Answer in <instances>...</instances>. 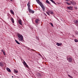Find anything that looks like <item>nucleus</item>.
<instances>
[{"label": "nucleus", "mask_w": 78, "mask_h": 78, "mask_svg": "<svg viewBox=\"0 0 78 78\" xmlns=\"http://www.w3.org/2000/svg\"><path fill=\"white\" fill-rule=\"evenodd\" d=\"M74 41H75L76 42H78V40H77V39H75Z\"/></svg>", "instance_id": "obj_21"}, {"label": "nucleus", "mask_w": 78, "mask_h": 78, "mask_svg": "<svg viewBox=\"0 0 78 78\" xmlns=\"http://www.w3.org/2000/svg\"><path fill=\"white\" fill-rule=\"evenodd\" d=\"M4 51L3 50V49H2V50H1V51H2V52H3V51Z\"/></svg>", "instance_id": "obj_28"}, {"label": "nucleus", "mask_w": 78, "mask_h": 78, "mask_svg": "<svg viewBox=\"0 0 78 78\" xmlns=\"http://www.w3.org/2000/svg\"><path fill=\"white\" fill-rule=\"evenodd\" d=\"M50 24L51 25V26H52V27H53V23H50Z\"/></svg>", "instance_id": "obj_23"}, {"label": "nucleus", "mask_w": 78, "mask_h": 78, "mask_svg": "<svg viewBox=\"0 0 78 78\" xmlns=\"http://www.w3.org/2000/svg\"><path fill=\"white\" fill-rule=\"evenodd\" d=\"M66 58L67 60L69 62H72V58L69 57V56H68Z\"/></svg>", "instance_id": "obj_3"}, {"label": "nucleus", "mask_w": 78, "mask_h": 78, "mask_svg": "<svg viewBox=\"0 0 78 78\" xmlns=\"http://www.w3.org/2000/svg\"><path fill=\"white\" fill-rule=\"evenodd\" d=\"M10 0V1H12V0Z\"/></svg>", "instance_id": "obj_30"}, {"label": "nucleus", "mask_w": 78, "mask_h": 78, "mask_svg": "<svg viewBox=\"0 0 78 78\" xmlns=\"http://www.w3.org/2000/svg\"><path fill=\"white\" fill-rule=\"evenodd\" d=\"M68 76H69V77H70V78H72V76H70V75H69Z\"/></svg>", "instance_id": "obj_24"}, {"label": "nucleus", "mask_w": 78, "mask_h": 78, "mask_svg": "<svg viewBox=\"0 0 78 78\" xmlns=\"http://www.w3.org/2000/svg\"><path fill=\"white\" fill-rule=\"evenodd\" d=\"M4 66V64H3V63L2 62H0V66H2V67H3Z\"/></svg>", "instance_id": "obj_10"}, {"label": "nucleus", "mask_w": 78, "mask_h": 78, "mask_svg": "<svg viewBox=\"0 0 78 78\" xmlns=\"http://www.w3.org/2000/svg\"><path fill=\"white\" fill-rule=\"evenodd\" d=\"M27 6L28 7V8H30V2H28V4H27Z\"/></svg>", "instance_id": "obj_11"}, {"label": "nucleus", "mask_w": 78, "mask_h": 78, "mask_svg": "<svg viewBox=\"0 0 78 78\" xmlns=\"http://www.w3.org/2000/svg\"><path fill=\"white\" fill-rule=\"evenodd\" d=\"M66 3L67 5H71V3H68V2H66Z\"/></svg>", "instance_id": "obj_20"}, {"label": "nucleus", "mask_w": 78, "mask_h": 78, "mask_svg": "<svg viewBox=\"0 0 78 78\" xmlns=\"http://www.w3.org/2000/svg\"><path fill=\"white\" fill-rule=\"evenodd\" d=\"M6 69H7V70L8 71V72H11V70L9 68H7Z\"/></svg>", "instance_id": "obj_13"}, {"label": "nucleus", "mask_w": 78, "mask_h": 78, "mask_svg": "<svg viewBox=\"0 0 78 78\" xmlns=\"http://www.w3.org/2000/svg\"><path fill=\"white\" fill-rule=\"evenodd\" d=\"M23 64L24 65V66H26V67H27V68H28V65H27V63H26V62H25V61H24V60H23Z\"/></svg>", "instance_id": "obj_6"}, {"label": "nucleus", "mask_w": 78, "mask_h": 78, "mask_svg": "<svg viewBox=\"0 0 78 78\" xmlns=\"http://www.w3.org/2000/svg\"><path fill=\"white\" fill-rule=\"evenodd\" d=\"M74 22L76 24H78V20L74 21Z\"/></svg>", "instance_id": "obj_12"}, {"label": "nucleus", "mask_w": 78, "mask_h": 78, "mask_svg": "<svg viewBox=\"0 0 78 78\" xmlns=\"http://www.w3.org/2000/svg\"><path fill=\"white\" fill-rule=\"evenodd\" d=\"M11 21H12V23H14V19H13V18H11Z\"/></svg>", "instance_id": "obj_17"}, {"label": "nucleus", "mask_w": 78, "mask_h": 78, "mask_svg": "<svg viewBox=\"0 0 78 78\" xmlns=\"http://www.w3.org/2000/svg\"><path fill=\"white\" fill-rule=\"evenodd\" d=\"M47 14H48V16H50V14H49V13H48V12H46Z\"/></svg>", "instance_id": "obj_27"}, {"label": "nucleus", "mask_w": 78, "mask_h": 78, "mask_svg": "<svg viewBox=\"0 0 78 78\" xmlns=\"http://www.w3.org/2000/svg\"><path fill=\"white\" fill-rule=\"evenodd\" d=\"M3 54H4V55H6V54H5V52L4 51H3Z\"/></svg>", "instance_id": "obj_26"}, {"label": "nucleus", "mask_w": 78, "mask_h": 78, "mask_svg": "<svg viewBox=\"0 0 78 78\" xmlns=\"http://www.w3.org/2000/svg\"><path fill=\"white\" fill-rule=\"evenodd\" d=\"M28 10L29 11V12L30 13H32V14H34V11H33L30 8H28Z\"/></svg>", "instance_id": "obj_4"}, {"label": "nucleus", "mask_w": 78, "mask_h": 78, "mask_svg": "<svg viewBox=\"0 0 78 78\" xmlns=\"http://www.w3.org/2000/svg\"><path fill=\"white\" fill-rule=\"evenodd\" d=\"M17 36L18 37L19 40L20 41H23V37L22 35L19 34H17Z\"/></svg>", "instance_id": "obj_1"}, {"label": "nucleus", "mask_w": 78, "mask_h": 78, "mask_svg": "<svg viewBox=\"0 0 78 78\" xmlns=\"http://www.w3.org/2000/svg\"><path fill=\"white\" fill-rule=\"evenodd\" d=\"M15 41L16 42V43H17V44H20V43L19 42L17 41L16 40H15Z\"/></svg>", "instance_id": "obj_18"}, {"label": "nucleus", "mask_w": 78, "mask_h": 78, "mask_svg": "<svg viewBox=\"0 0 78 78\" xmlns=\"http://www.w3.org/2000/svg\"><path fill=\"white\" fill-rule=\"evenodd\" d=\"M28 49H30V48H28Z\"/></svg>", "instance_id": "obj_34"}, {"label": "nucleus", "mask_w": 78, "mask_h": 78, "mask_svg": "<svg viewBox=\"0 0 78 78\" xmlns=\"http://www.w3.org/2000/svg\"><path fill=\"white\" fill-rule=\"evenodd\" d=\"M50 0V1H51V2L53 3H54L55 5H56V3H55V1H53V0Z\"/></svg>", "instance_id": "obj_14"}, {"label": "nucleus", "mask_w": 78, "mask_h": 78, "mask_svg": "<svg viewBox=\"0 0 78 78\" xmlns=\"http://www.w3.org/2000/svg\"><path fill=\"white\" fill-rule=\"evenodd\" d=\"M67 8L68 9H69V10H73V6H70L69 7H67Z\"/></svg>", "instance_id": "obj_5"}, {"label": "nucleus", "mask_w": 78, "mask_h": 78, "mask_svg": "<svg viewBox=\"0 0 78 78\" xmlns=\"http://www.w3.org/2000/svg\"><path fill=\"white\" fill-rule=\"evenodd\" d=\"M13 76H12V78H13Z\"/></svg>", "instance_id": "obj_32"}, {"label": "nucleus", "mask_w": 78, "mask_h": 78, "mask_svg": "<svg viewBox=\"0 0 78 78\" xmlns=\"http://www.w3.org/2000/svg\"><path fill=\"white\" fill-rule=\"evenodd\" d=\"M37 3L39 5H40L41 6V8H42L43 11H44L45 9V8L44 6V5L42 4V2H40V1H39V0H38L37 1Z\"/></svg>", "instance_id": "obj_2"}, {"label": "nucleus", "mask_w": 78, "mask_h": 78, "mask_svg": "<svg viewBox=\"0 0 78 78\" xmlns=\"http://www.w3.org/2000/svg\"><path fill=\"white\" fill-rule=\"evenodd\" d=\"M62 43H59L57 42L56 44V45H57V46H58V47L59 46H61V45H62Z\"/></svg>", "instance_id": "obj_8"}, {"label": "nucleus", "mask_w": 78, "mask_h": 78, "mask_svg": "<svg viewBox=\"0 0 78 78\" xmlns=\"http://www.w3.org/2000/svg\"><path fill=\"white\" fill-rule=\"evenodd\" d=\"M66 1H67V2H69V0H65Z\"/></svg>", "instance_id": "obj_29"}, {"label": "nucleus", "mask_w": 78, "mask_h": 78, "mask_svg": "<svg viewBox=\"0 0 78 78\" xmlns=\"http://www.w3.org/2000/svg\"><path fill=\"white\" fill-rule=\"evenodd\" d=\"M50 13L51 14H54L53 12L52 11H51Z\"/></svg>", "instance_id": "obj_19"}, {"label": "nucleus", "mask_w": 78, "mask_h": 78, "mask_svg": "<svg viewBox=\"0 0 78 78\" xmlns=\"http://www.w3.org/2000/svg\"><path fill=\"white\" fill-rule=\"evenodd\" d=\"M71 4H72L73 5L74 4V2H71Z\"/></svg>", "instance_id": "obj_25"}, {"label": "nucleus", "mask_w": 78, "mask_h": 78, "mask_svg": "<svg viewBox=\"0 0 78 78\" xmlns=\"http://www.w3.org/2000/svg\"><path fill=\"white\" fill-rule=\"evenodd\" d=\"M38 0H36V2H37V1H38Z\"/></svg>", "instance_id": "obj_31"}, {"label": "nucleus", "mask_w": 78, "mask_h": 78, "mask_svg": "<svg viewBox=\"0 0 78 78\" xmlns=\"http://www.w3.org/2000/svg\"><path fill=\"white\" fill-rule=\"evenodd\" d=\"M40 21V20H39V19H37L35 20V22L36 23H39Z\"/></svg>", "instance_id": "obj_7"}, {"label": "nucleus", "mask_w": 78, "mask_h": 78, "mask_svg": "<svg viewBox=\"0 0 78 78\" xmlns=\"http://www.w3.org/2000/svg\"><path fill=\"white\" fill-rule=\"evenodd\" d=\"M10 12L12 14H14V11H12V10L11 9L10 11Z\"/></svg>", "instance_id": "obj_15"}, {"label": "nucleus", "mask_w": 78, "mask_h": 78, "mask_svg": "<svg viewBox=\"0 0 78 78\" xmlns=\"http://www.w3.org/2000/svg\"><path fill=\"white\" fill-rule=\"evenodd\" d=\"M46 3H47L48 4H50V2H49V1H48V0H46Z\"/></svg>", "instance_id": "obj_16"}, {"label": "nucleus", "mask_w": 78, "mask_h": 78, "mask_svg": "<svg viewBox=\"0 0 78 78\" xmlns=\"http://www.w3.org/2000/svg\"><path fill=\"white\" fill-rule=\"evenodd\" d=\"M18 23L20 24V25H22V20H18Z\"/></svg>", "instance_id": "obj_9"}, {"label": "nucleus", "mask_w": 78, "mask_h": 78, "mask_svg": "<svg viewBox=\"0 0 78 78\" xmlns=\"http://www.w3.org/2000/svg\"><path fill=\"white\" fill-rule=\"evenodd\" d=\"M14 72H15V73H18V71H16V70H15V69L14 70Z\"/></svg>", "instance_id": "obj_22"}, {"label": "nucleus", "mask_w": 78, "mask_h": 78, "mask_svg": "<svg viewBox=\"0 0 78 78\" xmlns=\"http://www.w3.org/2000/svg\"><path fill=\"white\" fill-rule=\"evenodd\" d=\"M40 74H40V73H39V75H40Z\"/></svg>", "instance_id": "obj_33"}]
</instances>
